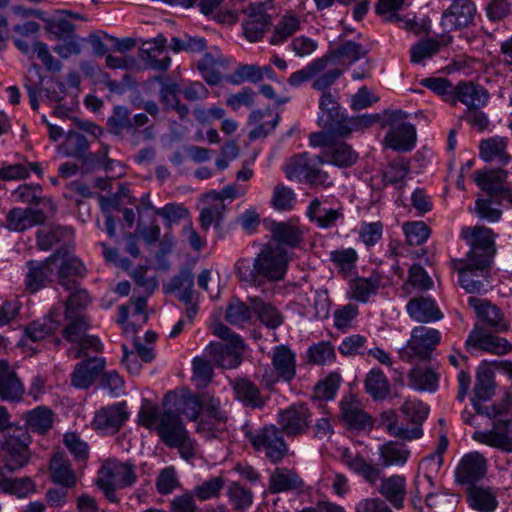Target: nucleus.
I'll list each match as a JSON object with an SVG mask.
<instances>
[{
	"label": "nucleus",
	"instance_id": "obj_26",
	"mask_svg": "<svg viewBox=\"0 0 512 512\" xmlns=\"http://www.w3.org/2000/svg\"><path fill=\"white\" fill-rule=\"evenodd\" d=\"M45 220L46 216L42 210L13 208L6 216V227L11 231L21 232L43 224Z\"/></svg>",
	"mask_w": 512,
	"mask_h": 512
},
{
	"label": "nucleus",
	"instance_id": "obj_20",
	"mask_svg": "<svg viewBox=\"0 0 512 512\" xmlns=\"http://www.w3.org/2000/svg\"><path fill=\"white\" fill-rule=\"evenodd\" d=\"M468 304L474 309L477 318L495 332H505L509 329L501 311L489 301L469 297Z\"/></svg>",
	"mask_w": 512,
	"mask_h": 512
},
{
	"label": "nucleus",
	"instance_id": "obj_22",
	"mask_svg": "<svg viewBox=\"0 0 512 512\" xmlns=\"http://www.w3.org/2000/svg\"><path fill=\"white\" fill-rule=\"evenodd\" d=\"M341 418L351 430L363 431L373 427L371 417L363 411L361 404L352 397H345L340 403Z\"/></svg>",
	"mask_w": 512,
	"mask_h": 512
},
{
	"label": "nucleus",
	"instance_id": "obj_23",
	"mask_svg": "<svg viewBox=\"0 0 512 512\" xmlns=\"http://www.w3.org/2000/svg\"><path fill=\"white\" fill-rule=\"evenodd\" d=\"M304 486V480L294 469L277 467L269 476L268 490L272 494L302 491Z\"/></svg>",
	"mask_w": 512,
	"mask_h": 512
},
{
	"label": "nucleus",
	"instance_id": "obj_47",
	"mask_svg": "<svg viewBox=\"0 0 512 512\" xmlns=\"http://www.w3.org/2000/svg\"><path fill=\"white\" fill-rule=\"evenodd\" d=\"M410 172V161L406 158H396L390 161L383 170V182L385 185H393L397 189L404 188V180Z\"/></svg>",
	"mask_w": 512,
	"mask_h": 512
},
{
	"label": "nucleus",
	"instance_id": "obj_59",
	"mask_svg": "<svg viewBox=\"0 0 512 512\" xmlns=\"http://www.w3.org/2000/svg\"><path fill=\"white\" fill-rule=\"evenodd\" d=\"M411 384L421 391H435L438 386V374L432 369L413 368L409 373Z\"/></svg>",
	"mask_w": 512,
	"mask_h": 512
},
{
	"label": "nucleus",
	"instance_id": "obj_34",
	"mask_svg": "<svg viewBox=\"0 0 512 512\" xmlns=\"http://www.w3.org/2000/svg\"><path fill=\"white\" fill-rule=\"evenodd\" d=\"M378 492L396 509L404 506L406 498V479L402 475H392L383 478Z\"/></svg>",
	"mask_w": 512,
	"mask_h": 512
},
{
	"label": "nucleus",
	"instance_id": "obj_39",
	"mask_svg": "<svg viewBox=\"0 0 512 512\" xmlns=\"http://www.w3.org/2000/svg\"><path fill=\"white\" fill-rule=\"evenodd\" d=\"M51 479L54 483L66 488H73L77 483L75 472L70 461L63 453H55L50 460Z\"/></svg>",
	"mask_w": 512,
	"mask_h": 512
},
{
	"label": "nucleus",
	"instance_id": "obj_63",
	"mask_svg": "<svg viewBox=\"0 0 512 512\" xmlns=\"http://www.w3.org/2000/svg\"><path fill=\"white\" fill-rule=\"evenodd\" d=\"M251 318V308L241 300L235 298L227 305L225 320L231 325L243 326L248 323Z\"/></svg>",
	"mask_w": 512,
	"mask_h": 512
},
{
	"label": "nucleus",
	"instance_id": "obj_53",
	"mask_svg": "<svg viewBox=\"0 0 512 512\" xmlns=\"http://www.w3.org/2000/svg\"><path fill=\"white\" fill-rule=\"evenodd\" d=\"M328 66V57L317 58L308 63L304 68L293 72L287 82L292 87H298L302 83L315 78Z\"/></svg>",
	"mask_w": 512,
	"mask_h": 512
},
{
	"label": "nucleus",
	"instance_id": "obj_6",
	"mask_svg": "<svg viewBox=\"0 0 512 512\" xmlns=\"http://www.w3.org/2000/svg\"><path fill=\"white\" fill-rule=\"evenodd\" d=\"M31 437L26 428L15 427L4 434L0 442L1 458L9 472L23 468L29 462Z\"/></svg>",
	"mask_w": 512,
	"mask_h": 512
},
{
	"label": "nucleus",
	"instance_id": "obj_9",
	"mask_svg": "<svg viewBox=\"0 0 512 512\" xmlns=\"http://www.w3.org/2000/svg\"><path fill=\"white\" fill-rule=\"evenodd\" d=\"M441 334L437 329L417 326L411 332L407 345L399 350V357L404 361L429 359L440 343Z\"/></svg>",
	"mask_w": 512,
	"mask_h": 512
},
{
	"label": "nucleus",
	"instance_id": "obj_27",
	"mask_svg": "<svg viewBox=\"0 0 512 512\" xmlns=\"http://www.w3.org/2000/svg\"><path fill=\"white\" fill-rule=\"evenodd\" d=\"M105 360L99 357L86 359L78 363L71 375V383L74 387L86 389L95 381L102 372Z\"/></svg>",
	"mask_w": 512,
	"mask_h": 512
},
{
	"label": "nucleus",
	"instance_id": "obj_50",
	"mask_svg": "<svg viewBox=\"0 0 512 512\" xmlns=\"http://www.w3.org/2000/svg\"><path fill=\"white\" fill-rule=\"evenodd\" d=\"M197 68L209 85H217L222 80L221 69L226 68V60L222 58L215 59L212 54L206 53L198 62Z\"/></svg>",
	"mask_w": 512,
	"mask_h": 512
},
{
	"label": "nucleus",
	"instance_id": "obj_3",
	"mask_svg": "<svg viewBox=\"0 0 512 512\" xmlns=\"http://www.w3.org/2000/svg\"><path fill=\"white\" fill-rule=\"evenodd\" d=\"M213 334L222 342H211L205 348L204 356L221 368L238 367L242 362V353L245 348L241 337L223 323L214 325Z\"/></svg>",
	"mask_w": 512,
	"mask_h": 512
},
{
	"label": "nucleus",
	"instance_id": "obj_40",
	"mask_svg": "<svg viewBox=\"0 0 512 512\" xmlns=\"http://www.w3.org/2000/svg\"><path fill=\"white\" fill-rule=\"evenodd\" d=\"M476 184L490 197H498L507 179V171L503 169H486L474 172Z\"/></svg>",
	"mask_w": 512,
	"mask_h": 512
},
{
	"label": "nucleus",
	"instance_id": "obj_43",
	"mask_svg": "<svg viewBox=\"0 0 512 512\" xmlns=\"http://www.w3.org/2000/svg\"><path fill=\"white\" fill-rule=\"evenodd\" d=\"M322 155L325 163L338 167L352 166L358 158L357 153L345 142L333 143L328 149H324Z\"/></svg>",
	"mask_w": 512,
	"mask_h": 512
},
{
	"label": "nucleus",
	"instance_id": "obj_30",
	"mask_svg": "<svg viewBox=\"0 0 512 512\" xmlns=\"http://www.w3.org/2000/svg\"><path fill=\"white\" fill-rule=\"evenodd\" d=\"M408 315L417 322L430 323L440 320L443 315L430 297H413L406 306Z\"/></svg>",
	"mask_w": 512,
	"mask_h": 512
},
{
	"label": "nucleus",
	"instance_id": "obj_18",
	"mask_svg": "<svg viewBox=\"0 0 512 512\" xmlns=\"http://www.w3.org/2000/svg\"><path fill=\"white\" fill-rule=\"evenodd\" d=\"M487 473V460L481 453L474 451L464 455L456 469V479L462 484H473Z\"/></svg>",
	"mask_w": 512,
	"mask_h": 512
},
{
	"label": "nucleus",
	"instance_id": "obj_21",
	"mask_svg": "<svg viewBox=\"0 0 512 512\" xmlns=\"http://www.w3.org/2000/svg\"><path fill=\"white\" fill-rule=\"evenodd\" d=\"M475 12L476 7L471 0L453 2L443 13L442 24L450 30L467 27L473 22Z\"/></svg>",
	"mask_w": 512,
	"mask_h": 512
},
{
	"label": "nucleus",
	"instance_id": "obj_7",
	"mask_svg": "<svg viewBox=\"0 0 512 512\" xmlns=\"http://www.w3.org/2000/svg\"><path fill=\"white\" fill-rule=\"evenodd\" d=\"M64 316L66 325L62 335L68 342L78 345L74 353L75 359L81 358L89 349L101 352L103 346L100 340L87 334L89 323L85 314H71V312H68Z\"/></svg>",
	"mask_w": 512,
	"mask_h": 512
},
{
	"label": "nucleus",
	"instance_id": "obj_28",
	"mask_svg": "<svg viewBox=\"0 0 512 512\" xmlns=\"http://www.w3.org/2000/svg\"><path fill=\"white\" fill-rule=\"evenodd\" d=\"M100 474V477L117 485L118 488L131 486L136 481L134 466L129 462L121 463L109 460L103 465Z\"/></svg>",
	"mask_w": 512,
	"mask_h": 512
},
{
	"label": "nucleus",
	"instance_id": "obj_41",
	"mask_svg": "<svg viewBox=\"0 0 512 512\" xmlns=\"http://www.w3.org/2000/svg\"><path fill=\"white\" fill-rule=\"evenodd\" d=\"M90 148V141L83 134L69 130L64 141L57 146V151L65 157L80 160Z\"/></svg>",
	"mask_w": 512,
	"mask_h": 512
},
{
	"label": "nucleus",
	"instance_id": "obj_25",
	"mask_svg": "<svg viewBox=\"0 0 512 512\" xmlns=\"http://www.w3.org/2000/svg\"><path fill=\"white\" fill-rule=\"evenodd\" d=\"M162 407H172L179 416L182 414L188 419L195 421L198 419L201 411V400L199 394L177 395L169 392L162 400Z\"/></svg>",
	"mask_w": 512,
	"mask_h": 512
},
{
	"label": "nucleus",
	"instance_id": "obj_44",
	"mask_svg": "<svg viewBox=\"0 0 512 512\" xmlns=\"http://www.w3.org/2000/svg\"><path fill=\"white\" fill-rule=\"evenodd\" d=\"M307 215L311 221L316 222L320 228H331L335 226L339 219H343V209H326L321 207L319 199L315 198L311 201Z\"/></svg>",
	"mask_w": 512,
	"mask_h": 512
},
{
	"label": "nucleus",
	"instance_id": "obj_46",
	"mask_svg": "<svg viewBox=\"0 0 512 512\" xmlns=\"http://www.w3.org/2000/svg\"><path fill=\"white\" fill-rule=\"evenodd\" d=\"M194 275L189 268H183L172 277L166 286V292H178V299L189 302L193 298Z\"/></svg>",
	"mask_w": 512,
	"mask_h": 512
},
{
	"label": "nucleus",
	"instance_id": "obj_64",
	"mask_svg": "<svg viewBox=\"0 0 512 512\" xmlns=\"http://www.w3.org/2000/svg\"><path fill=\"white\" fill-rule=\"evenodd\" d=\"M296 202L294 191L283 184H277L271 197V205L278 211L292 210Z\"/></svg>",
	"mask_w": 512,
	"mask_h": 512
},
{
	"label": "nucleus",
	"instance_id": "obj_52",
	"mask_svg": "<svg viewBox=\"0 0 512 512\" xmlns=\"http://www.w3.org/2000/svg\"><path fill=\"white\" fill-rule=\"evenodd\" d=\"M365 391L373 400H384L390 393L387 377L380 369H372L364 381Z\"/></svg>",
	"mask_w": 512,
	"mask_h": 512
},
{
	"label": "nucleus",
	"instance_id": "obj_13",
	"mask_svg": "<svg viewBox=\"0 0 512 512\" xmlns=\"http://www.w3.org/2000/svg\"><path fill=\"white\" fill-rule=\"evenodd\" d=\"M129 418L126 402H118L100 408L96 411L92 421L94 430L105 434L118 432Z\"/></svg>",
	"mask_w": 512,
	"mask_h": 512
},
{
	"label": "nucleus",
	"instance_id": "obj_1",
	"mask_svg": "<svg viewBox=\"0 0 512 512\" xmlns=\"http://www.w3.org/2000/svg\"><path fill=\"white\" fill-rule=\"evenodd\" d=\"M138 422L145 428L154 430L161 441L169 448H177L181 457L187 461L196 454V443L189 437L180 416L172 407H159L144 400L138 414Z\"/></svg>",
	"mask_w": 512,
	"mask_h": 512
},
{
	"label": "nucleus",
	"instance_id": "obj_60",
	"mask_svg": "<svg viewBox=\"0 0 512 512\" xmlns=\"http://www.w3.org/2000/svg\"><path fill=\"white\" fill-rule=\"evenodd\" d=\"M400 411L408 423L422 429L421 426L429 414V407L418 400H406Z\"/></svg>",
	"mask_w": 512,
	"mask_h": 512
},
{
	"label": "nucleus",
	"instance_id": "obj_10",
	"mask_svg": "<svg viewBox=\"0 0 512 512\" xmlns=\"http://www.w3.org/2000/svg\"><path fill=\"white\" fill-rule=\"evenodd\" d=\"M461 236L470 241L471 249L466 258L490 263L495 253L493 232L484 226L464 227Z\"/></svg>",
	"mask_w": 512,
	"mask_h": 512
},
{
	"label": "nucleus",
	"instance_id": "obj_58",
	"mask_svg": "<svg viewBox=\"0 0 512 512\" xmlns=\"http://www.w3.org/2000/svg\"><path fill=\"white\" fill-rule=\"evenodd\" d=\"M109 146L101 143L96 152H85L84 157L80 159L82 167L87 171H93L104 168L109 170L112 167L113 160L108 157Z\"/></svg>",
	"mask_w": 512,
	"mask_h": 512
},
{
	"label": "nucleus",
	"instance_id": "obj_14",
	"mask_svg": "<svg viewBox=\"0 0 512 512\" xmlns=\"http://www.w3.org/2000/svg\"><path fill=\"white\" fill-rule=\"evenodd\" d=\"M54 269L58 268L59 284L67 290L76 288V281L72 276L82 277L85 272L83 263L67 249H59L50 256Z\"/></svg>",
	"mask_w": 512,
	"mask_h": 512
},
{
	"label": "nucleus",
	"instance_id": "obj_31",
	"mask_svg": "<svg viewBox=\"0 0 512 512\" xmlns=\"http://www.w3.org/2000/svg\"><path fill=\"white\" fill-rule=\"evenodd\" d=\"M416 142V130L410 123H400L390 128L384 139L386 147L394 151H410Z\"/></svg>",
	"mask_w": 512,
	"mask_h": 512
},
{
	"label": "nucleus",
	"instance_id": "obj_24",
	"mask_svg": "<svg viewBox=\"0 0 512 512\" xmlns=\"http://www.w3.org/2000/svg\"><path fill=\"white\" fill-rule=\"evenodd\" d=\"M80 19L77 14H72L67 10H58L50 16L44 15V30L48 35L56 40H64L67 36H72L75 32V25L71 18Z\"/></svg>",
	"mask_w": 512,
	"mask_h": 512
},
{
	"label": "nucleus",
	"instance_id": "obj_36",
	"mask_svg": "<svg viewBox=\"0 0 512 512\" xmlns=\"http://www.w3.org/2000/svg\"><path fill=\"white\" fill-rule=\"evenodd\" d=\"M272 366L281 379L285 382H291L296 375L294 352L285 345L276 346L273 350Z\"/></svg>",
	"mask_w": 512,
	"mask_h": 512
},
{
	"label": "nucleus",
	"instance_id": "obj_38",
	"mask_svg": "<svg viewBox=\"0 0 512 512\" xmlns=\"http://www.w3.org/2000/svg\"><path fill=\"white\" fill-rule=\"evenodd\" d=\"M270 232L274 244L286 245L294 248L298 246L303 238V232L295 223L288 222H273L270 226Z\"/></svg>",
	"mask_w": 512,
	"mask_h": 512
},
{
	"label": "nucleus",
	"instance_id": "obj_56",
	"mask_svg": "<svg viewBox=\"0 0 512 512\" xmlns=\"http://www.w3.org/2000/svg\"><path fill=\"white\" fill-rule=\"evenodd\" d=\"M249 301L252 310L263 324L272 329L281 325L283 316L275 307L256 297L250 298Z\"/></svg>",
	"mask_w": 512,
	"mask_h": 512
},
{
	"label": "nucleus",
	"instance_id": "obj_48",
	"mask_svg": "<svg viewBox=\"0 0 512 512\" xmlns=\"http://www.w3.org/2000/svg\"><path fill=\"white\" fill-rule=\"evenodd\" d=\"M300 26L301 21L297 15L292 12L285 13L274 27L269 40L270 44H282L296 33L300 29Z\"/></svg>",
	"mask_w": 512,
	"mask_h": 512
},
{
	"label": "nucleus",
	"instance_id": "obj_57",
	"mask_svg": "<svg viewBox=\"0 0 512 512\" xmlns=\"http://www.w3.org/2000/svg\"><path fill=\"white\" fill-rule=\"evenodd\" d=\"M72 237V230L68 227L51 226L39 230L37 233V244L41 250H49L55 243L68 240Z\"/></svg>",
	"mask_w": 512,
	"mask_h": 512
},
{
	"label": "nucleus",
	"instance_id": "obj_19",
	"mask_svg": "<svg viewBox=\"0 0 512 512\" xmlns=\"http://www.w3.org/2000/svg\"><path fill=\"white\" fill-rule=\"evenodd\" d=\"M489 98L488 92L473 82H459L451 90V102L453 105L457 101L464 104L467 109L481 108L486 105Z\"/></svg>",
	"mask_w": 512,
	"mask_h": 512
},
{
	"label": "nucleus",
	"instance_id": "obj_2",
	"mask_svg": "<svg viewBox=\"0 0 512 512\" xmlns=\"http://www.w3.org/2000/svg\"><path fill=\"white\" fill-rule=\"evenodd\" d=\"M290 258L287 250L277 244L267 243L253 260L240 258L234 265L238 280L253 287L284 279Z\"/></svg>",
	"mask_w": 512,
	"mask_h": 512
},
{
	"label": "nucleus",
	"instance_id": "obj_33",
	"mask_svg": "<svg viewBox=\"0 0 512 512\" xmlns=\"http://www.w3.org/2000/svg\"><path fill=\"white\" fill-rule=\"evenodd\" d=\"M28 272L26 274V290L31 293L37 292L44 287L54 274V267L50 262V257L45 261H28Z\"/></svg>",
	"mask_w": 512,
	"mask_h": 512
},
{
	"label": "nucleus",
	"instance_id": "obj_11",
	"mask_svg": "<svg viewBox=\"0 0 512 512\" xmlns=\"http://www.w3.org/2000/svg\"><path fill=\"white\" fill-rule=\"evenodd\" d=\"M108 130L111 134L123 138L124 132L129 134L128 142L137 146L140 143L141 136L146 139L154 137L151 127H146L140 131L133 127L130 111L125 106H115L112 115L107 120Z\"/></svg>",
	"mask_w": 512,
	"mask_h": 512
},
{
	"label": "nucleus",
	"instance_id": "obj_49",
	"mask_svg": "<svg viewBox=\"0 0 512 512\" xmlns=\"http://www.w3.org/2000/svg\"><path fill=\"white\" fill-rule=\"evenodd\" d=\"M233 389L237 399L245 405L253 408H260L264 405L260 391L252 381L246 378H237L233 382Z\"/></svg>",
	"mask_w": 512,
	"mask_h": 512
},
{
	"label": "nucleus",
	"instance_id": "obj_51",
	"mask_svg": "<svg viewBox=\"0 0 512 512\" xmlns=\"http://www.w3.org/2000/svg\"><path fill=\"white\" fill-rule=\"evenodd\" d=\"M379 454L383 466H401L407 462L410 451L404 444L389 441L379 448Z\"/></svg>",
	"mask_w": 512,
	"mask_h": 512
},
{
	"label": "nucleus",
	"instance_id": "obj_32",
	"mask_svg": "<svg viewBox=\"0 0 512 512\" xmlns=\"http://www.w3.org/2000/svg\"><path fill=\"white\" fill-rule=\"evenodd\" d=\"M24 386L15 371L5 361H0V398L18 402L24 395Z\"/></svg>",
	"mask_w": 512,
	"mask_h": 512
},
{
	"label": "nucleus",
	"instance_id": "obj_54",
	"mask_svg": "<svg viewBox=\"0 0 512 512\" xmlns=\"http://www.w3.org/2000/svg\"><path fill=\"white\" fill-rule=\"evenodd\" d=\"M24 420L33 432L44 434L52 427L53 413L46 407H37L25 413Z\"/></svg>",
	"mask_w": 512,
	"mask_h": 512
},
{
	"label": "nucleus",
	"instance_id": "obj_12",
	"mask_svg": "<svg viewBox=\"0 0 512 512\" xmlns=\"http://www.w3.org/2000/svg\"><path fill=\"white\" fill-rule=\"evenodd\" d=\"M312 421V413L303 404L292 405L279 412L278 427L289 437H297L307 433Z\"/></svg>",
	"mask_w": 512,
	"mask_h": 512
},
{
	"label": "nucleus",
	"instance_id": "obj_17",
	"mask_svg": "<svg viewBox=\"0 0 512 512\" xmlns=\"http://www.w3.org/2000/svg\"><path fill=\"white\" fill-rule=\"evenodd\" d=\"M466 346L496 355H503L512 350V345L506 339L491 334L478 324L474 326L469 334Z\"/></svg>",
	"mask_w": 512,
	"mask_h": 512
},
{
	"label": "nucleus",
	"instance_id": "obj_62",
	"mask_svg": "<svg viewBox=\"0 0 512 512\" xmlns=\"http://www.w3.org/2000/svg\"><path fill=\"white\" fill-rule=\"evenodd\" d=\"M380 282L377 278H356L350 282V296L359 301L366 302L372 294L379 289Z\"/></svg>",
	"mask_w": 512,
	"mask_h": 512
},
{
	"label": "nucleus",
	"instance_id": "obj_4",
	"mask_svg": "<svg viewBox=\"0 0 512 512\" xmlns=\"http://www.w3.org/2000/svg\"><path fill=\"white\" fill-rule=\"evenodd\" d=\"M325 164L323 155H311L308 152L297 154L289 159L285 166V174L289 180L300 179L312 186H322L325 188L333 185V180L328 172L320 168Z\"/></svg>",
	"mask_w": 512,
	"mask_h": 512
},
{
	"label": "nucleus",
	"instance_id": "obj_35",
	"mask_svg": "<svg viewBox=\"0 0 512 512\" xmlns=\"http://www.w3.org/2000/svg\"><path fill=\"white\" fill-rule=\"evenodd\" d=\"M203 208L201 209L199 221L203 230L207 231L212 223L218 226L226 210L224 202L216 196V191H210L203 197Z\"/></svg>",
	"mask_w": 512,
	"mask_h": 512
},
{
	"label": "nucleus",
	"instance_id": "obj_37",
	"mask_svg": "<svg viewBox=\"0 0 512 512\" xmlns=\"http://www.w3.org/2000/svg\"><path fill=\"white\" fill-rule=\"evenodd\" d=\"M398 415L395 410L388 409L380 413L378 424L380 427L385 429L389 435L403 439V440H414L422 436L423 431L418 427H412L410 429L398 426Z\"/></svg>",
	"mask_w": 512,
	"mask_h": 512
},
{
	"label": "nucleus",
	"instance_id": "obj_45",
	"mask_svg": "<svg viewBox=\"0 0 512 512\" xmlns=\"http://www.w3.org/2000/svg\"><path fill=\"white\" fill-rule=\"evenodd\" d=\"M507 139L504 137H492L482 140L479 146L480 157L486 161L491 162L498 159L503 164H507L511 157L506 152Z\"/></svg>",
	"mask_w": 512,
	"mask_h": 512
},
{
	"label": "nucleus",
	"instance_id": "obj_29",
	"mask_svg": "<svg viewBox=\"0 0 512 512\" xmlns=\"http://www.w3.org/2000/svg\"><path fill=\"white\" fill-rule=\"evenodd\" d=\"M280 115L273 113L270 109L253 110L248 118V124L254 126L249 132L248 138L256 140L267 137L278 125Z\"/></svg>",
	"mask_w": 512,
	"mask_h": 512
},
{
	"label": "nucleus",
	"instance_id": "obj_15",
	"mask_svg": "<svg viewBox=\"0 0 512 512\" xmlns=\"http://www.w3.org/2000/svg\"><path fill=\"white\" fill-rule=\"evenodd\" d=\"M245 19L242 21L243 35L249 42H256L263 38L272 25V17L267 13L264 5H249L243 10Z\"/></svg>",
	"mask_w": 512,
	"mask_h": 512
},
{
	"label": "nucleus",
	"instance_id": "obj_55",
	"mask_svg": "<svg viewBox=\"0 0 512 512\" xmlns=\"http://www.w3.org/2000/svg\"><path fill=\"white\" fill-rule=\"evenodd\" d=\"M365 54L366 51L363 49L361 44L354 41H346L335 49L330 50L323 57H328V62L333 59L352 64L365 56Z\"/></svg>",
	"mask_w": 512,
	"mask_h": 512
},
{
	"label": "nucleus",
	"instance_id": "obj_42",
	"mask_svg": "<svg viewBox=\"0 0 512 512\" xmlns=\"http://www.w3.org/2000/svg\"><path fill=\"white\" fill-rule=\"evenodd\" d=\"M469 506L479 512H493L497 505L496 495L490 487L471 486L468 489Z\"/></svg>",
	"mask_w": 512,
	"mask_h": 512
},
{
	"label": "nucleus",
	"instance_id": "obj_16",
	"mask_svg": "<svg viewBox=\"0 0 512 512\" xmlns=\"http://www.w3.org/2000/svg\"><path fill=\"white\" fill-rule=\"evenodd\" d=\"M473 440L499 449L505 453L512 452V428L511 421L496 420L489 430L475 431L472 435Z\"/></svg>",
	"mask_w": 512,
	"mask_h": 512
},
{
	"label": "nucleus",
	"instance_id": "obj_61",
	"mask_svg": "<svg viewBox=\"0 0 512 512\" xmlns=\"http://www.w3.org/2000/svg\"><path fill=\"white\" fill-rule=\"evenodd\" d=\"M227 496L233 509L236 511H244L253 503L252 491L238 482L229 484L227 487Z\"/></svg>",
	"mask_w": 512,
	"mask_h": 512
},
{
	"label": "nucleus",
	"instance_id": "obj_5",
	"mask_svg": "<svg viewBox=\"0 0 512 512\" xmlns=\"http://www.w3.org/2000/svg\"><path fill=\"white\" fill-rule=\"evenodd\" d=\"M283 434L278 426L270 424L247 432L246 437L257 452L264 453L271 463L279 464L289 454Z\"/></svg>",
	"mask_w": 512,
	"mask_h": 512
},
{
	"label": "nucleus",
	"instance_id": "obj_8",
	"mask_svg": "<svg viewBox=\"0 0 512 512\" xmlns=\"http://www.w3.org/2000/svg\"><path fill=\"white\" fill-rule=\"evenodd\" d=\"M453 268L459 274L460 286L470 294L487 291L490 283L489 264L482 261L466 259L453 260Z\"/></svg>",
	"mask_w": 512,
	"mask_h": 512
}]
</instances>
